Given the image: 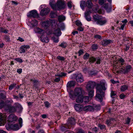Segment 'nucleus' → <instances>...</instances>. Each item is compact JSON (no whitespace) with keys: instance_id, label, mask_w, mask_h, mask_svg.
I'll return each mask as SVG.
<instances>
[{"instance_id":"nucleus-1","label":"nucleus","mask_w":133,"mask_h":133,"mask_svg":"<svg viewBox=\"0 0 133 133\" xmlns=\"http://www.w3.org/2000/svg\"><path fill=\"white\" fill-rule=\"evenodd\" d=\"M106 83L104 81H102L100 84H97L96 87V95L95 97V99L101 102L103 100V97L104 96V93L103 90L106 89Z\"/></svg>"},{"instance_id":"nucleus-2","label":"nucleus","mask_w":133,"mask_h":133,"mask_svg":"<svg viewBox=\"0 0 133 133\" xmlns=\"http://www.w3.org/2000/svg\"><path fill=\"white\" fill-rule=\"evenodd\" d=\"M6 116V113L3 114L0 113V126L4 125L6 121L12 122L16 121L17 119V117L13 114L9 115L7 119Z\"/></svg>"},{"instance_id":"nucleus-3","label":"nucleus","mask_w":133,"mask_h":133,"mask_svg":"<svg viewBox=\"0 0 133 133\" xmlns=\"http://www.w3.org/2000/svg\"><path fill=\"white\" fill-rule=\"evenodd\" d=\"M4 109L7 111L10 112H14L16 111L20 112L22 111L23 108L19 103H16L14 104V106L7 104L5 106Z\"/></svg>"},{"instance_id":"nucleus-4","label":"nucleus","mask_w":133,"mask_h":133,"mask_svg":"<svg viewBox=\"0 0 133 133\" xmlns=\"http://www.w3.org/2000/svg\"><path fill=\"white\" fill-rule=\"evenodd\" d=\"M68 91L70 97L73 100L75 99L76 97L82 96L84 92L83 89L81 88H75L74 91L71 90L69 91L68 90Z\"/></svg>"},{"instance_id":"nucleus-5","label":"nucleus","mask_w":133,"mask_h":133,"mask_svg":"<svg viewBox=\"0 0 133 133\" xmlns=\"http://www.w3.org/2000/svg\"><path fill=\"white\" fill-rule=\"evenodd\" d=\"M75 124V119L73 118H69L67 122V124L62 126L61 128V130L65 132L68 131L67 129H70L73 125Z\"/></svg>"},{"instance_id":"nucleus-6","label":"nucleus","mask_w":133,"mask_h":133,"mask_svg":"<svg viewBox=\"0 0 133 133\" xmlns=\"http://www.w3.org/2000/svg\"><path fill=\"white\" fill-rule=\"evenodd\" d=\"M97 9L96 10V11L91 9H88L85 12V17L86 19L88 21H91V18L90 16V14L91 13H94L95 12H98L99 13L101 14L103 13V12L101 9H99L97 11Z\"/></svg>"},{"instance_id":"nucleus-7","label":"nucleus","mask_w":133,"mask_h":133,"mask_svg":"<svg viewBox=\"0 0 133 133\" xmlns=\"http://www.w3.org/2000/svg\"><path fill=\"white\" fill-rule=\"evenodd\" d=\"M80 6L82 9L84 10L85 6L90 9L93 6V4L91 0H88L86 2L84 1H82L80 2Z\"/></svg>"},{"instance_id":"nucleus-8","label":"nucleus","mask_w":133,"mask_h":133,"mask_svg":"<svg viewBox=\"0 0 133 133\" xmlns=\"http://www.w3.org/2000/svg\"><path fill=\"white\" fill-rule=\"evenodd\" d=\"M65 6L64 1L63 0H58L56 4V9L55 10H59L64 8Z\"/></svg>"},{"instance_id":"nucleus-9","label":"nucleus","mask_w":133,"mask_h":133,"mask_svg":"<svg viewBox=\"0 0 133 133\" xmlns=\"http://www.w3.org/2000/svg\"><path fill=\"white\" fill-rule=\"evenodd\" d=\"M54 34L56 36V37H54L52 39L54 42L55 43H57L59 41L58 36H60L61 34V32L59 29L58 28L55 30L54 32Z\"/></svg>"},{"instance_id":"nucleus-10","label":"nucleus","mask_w":133,"mask_h":133,"mask_svg":"<svg viewBox=\"0 0 133 133\" xmlns=\"http://www.w3.org/2000/svg\"><path fill=\"white\" fill-rule=\"evenodd\" d=\"M132 67L130 65H128L126 66H124L123 67L121 66L119 68V70L124 73L129 72Z\"/></svg>"},{"instance_id":"nucleus-11","label":"nucleus","mask_w":133,"mask_h":133,"mask_svg":"<svg viewBox=\"0 0 133 133\" xmlns=\"http://www.w3.org/2000/svg\"><path fill=\"white\" fill-rule=\"evenodd\" d=\"M95 83L93 81H90L88 82L86 85V88L87 90H90L94 89L95 85Z\"/></svg>"},{"instance_id":"nucleus-12","label":"nucleus","mask_w":133,"mask_h":133,"mask_svg":"<svg viewBox=\"0 0 133 133\" xmlns=\"http://www.w3.org/2000/svg\"><path fill=\"white\" fill-rule=\"evenodd\" d=\"M27 16L28 17H32L33 18H38L39 16V15L37 11L35 10L31 11L28 14Z\"/></svg>"},{"instance_id":"nucleus-13","label":"nucleus","mask_w":133,"mask_h":133,"mask_svg":"<svg viewBox=\"0 0 133 133\" xmlns=\"http://www.w3.org/2000/svg\"><path fill=\"white\" fill-rule=\"evenodd\" d=\"M27 24L29 26L30 28H33L37 26L38 22L37 21L34 19L32 20L31 22H28Z\"/></svg>"},{"instance_id":"nucleus-14","label":"nucleus","mask_w":133,"mask_h":133,"mask_svg":"<svg viewBox=\"0 0 133 133\" xmlns=\"http://www.w3.org/2000/svg\"><path fill=\"white\" fill-rule=\"evenodd\" d=\"M30 48V46L28 45H22L20 48V50H19L20 53H24L25 51H27L28 49H29Z\"/></svg>"},{"instance_id":"nucleus-15","label":"nucleus","mask_w":133,"mask_h":133,"mask_svg":"<svg viewBox=\"0 0 133 133\" xmlns=\"http://www.w3.org/2000/svg\"><path fill=\"white\" fill-rule=\"evenodd\" d=\"M34 31L35 33L40 34H46V32L45 31L38 27H36L34 29Z\"/></svg>"},{"instance_id":"nucleus-16","label":"nucleus","mask_w":133,"mask_h":133,"mask_svg":"<svg viewBox=\"0 0 133 133\" xmlns=\"http://www.w3.org/2000/svg\"><path fill=\"white\" fill-rule=\"evenodd\" d=\"M99 21L98 22L97 24L101 25H104L107 22V20L104 17H103L101 16L100 17Z\"/></svg>"},{"instance_id":"nucleus-17","label":"nucleus","mask_w":133,"mask_h":133,"mask_svg":"<svg viewBox=\"0 0 133 133\" xmlns=\"http://www.w3.org/2000/svg\"><path fill=\"white\" fill-rule=\"evenodd\" d=\"M41 40L43 42H44L45 43H48L49 41V39L47 36V34H43L42 35L41 37Z\"/></svg>"},{"instance_id":"nucleus-18","label":"nucleus","mask_w":133,"mask_h":133,"mask_svg":"<svg viewBox=\"0 0 133 133\" xmlns=\"http://www.w3.org/2000/svg\"><path fill=\"white\" fill-rule=\"evenodd\" d=\"M50 10L48 8H44L41 10L40 14L42 16L47 15L49 12Z\"/></svg>"},{"instance_id":"nucleus-19","label":"nucleus","mask_w":133,"mask_h":133,"mask_svg":"<svg viewBox=\"0 0 133 133\" xmlns=\"http://www.w3.org/2000/svg\"><path fill=\"white\" fill-rule=\"evenodd\" d=\"M116 121L115 119L111 118L109 120H108L106 122V124L108 126H114L115 125H113L114 124V123L116 122Z\"/></svg>"},{"instance_id":"nucleus-20","label":"nucleus","mask_w":133,"mask_h":133,"mask_svg":"<svg viewBox=\"0 0 133 133\" xmlns=\"http://www.w3.org/2000/svg\"><path fill=\"white\" fill-rule=\"evenodd\" d=\"M50 22L49 21H43L42 22V26L44 28H47L50 25Z\"/></svg>"},{"instance_id":"nucleus-21","label":"nucleus","mask_w":133,"mask_h":133,"mask_svg":"<svg viewBox=\"0 0 133 133\" xmlns=\"http://www.w3.org/2000/svg\"><path fill=\"white\" fill-rule=\"evenodd\" d=\"M76 81L78 82L81 83L84 81L83 77L81 74L78 75L76 77Z\"/></svg>"},{"instance_id":"nucleus-22","label":"nucleus","mask_w":133,"mask_h":133,"mask_svg":"<svg viewBox=\"0 0 133 133\" xmlns=\"http://www.w3.org/2000/svg\"><path fill=\"white\" fill-rule=\"evenodd\" d=\"M83 110L86 111H94V108L93 107L90 105H89L83 107Z\"/></svg>"},{"instance_id":"nucleus-23","label":"nucleus","mask_w":133,"mask_h":133,"mask_svg":"<svg viewBox=\"0 0 133 133\" xmlns=\"http://www.w3.org/2000/svg\"><path fill=\"white\" fill-rule=\"evenodd\" d=\"M75 110L78 111H81L83 110V106L79 104H76L74 106Z\"/></svg>"},{"instance_id":"nucleus-24","label":"nucleus","mask_w":133,"mask_h":133,"mask_svg":"<svg viewBox=\"0 0 133 133\" xmlns=\"http://www.w3.org/2000/svg\"><path fill=\"white\" fill-rule=\"evenodd\" d=\"M9 127L15 131L17 130L20 128H19L18 124H11L9 126Z\"/></svg>"},{"instance_id":"nucleus-25","label":"nucleus","mask_w":133,"mask_h":133,"mask_svg":"<svg viewBox=\"0 0 133 133\" xmlns=\"http://www.w3.org/2000/svg\"><path fill=\"white\" fill-rule=\"evenodd\" d=\"M112 42L111 40L104 39L102 41L101 44L103 46H105Z\"/></svg>"},{"instance_id":"nucleus-26","label":"nucleus","mask_w":133,"mask_h":133,"mask_svg":"<svg viewBox=\"0 0 133 133\" xmlns=\"http://www.w3.org/2000/svg\"><path fill=\"white\" fill-rule=\"evenodd\" d=\"M55 0H50L49 4L54 10L56 9V4H55Z\"/></svg>"},{"instance_id":"nucleus-27","label":"nucleus","mask_w":133,"mask_h":133,"mask_svg":"<svg viewBox=\"0 0 133 133\" xmlns=\"http://www.w3.org/2000/svg\"><path fill=\"white\" fill-rule=\"evenodd\" d=\"M103 7L108 12H109L111 11V8L110 5H109L108 4H104Z\"/></svg>"},{"instance_id":"nucleus-28","label":"nucleus","mask_w":133,"mask_h":133,"mask_svg":"<svg viewBox=\"0 0 133 133\" xmlns=\"http://www.w3.org/2000/svg\"><path fill=\"white\" fill-rule=\"evenodd\" d=\"M77 98L76 99V102L78 103H82L83 101V96H81L80 97H77Z\"/></svg>"},{"instance_id":"nucleus-29","label":"nucleus","mask_w":133,"mask_h":133,"mask_svg":"<svg viewBox=\"0 0 133 133\" xmlns=\"http://www.w3.org/2000/svg\"><path fill=\"white\" fill-rule=\"evenodd\" d=\"M75 85V82L74 81H71L68 82L67 84V86L68 87H74Z\"/></svg>"},{"instance_id":"nucleus-30","label":"nucleus","mask_w":133,"mask_h":133,"mask_svg":"<svg viewBox=\"0 0 133 133\" xmlns=\"http://www.w3.org/2000/svg\"><path fill=\"white\" fill-rule=\"evenodd\" d=\"M101 16H99L97 14H96L95 15H94L93 16V18L94 21L96 22V23L97 24L98 22L99 21L100 17Z\"/></svg>"},{"instance_id":"nucleus-31","label":"nucleus","mask_w":133,"mask_h":133,"mask_svg":"<svg viewBox=\"0 0 133 133\" xmlns=\"http://www.w3.org/2000/svg\"><path fill=\"white\" fill-rule=\"evenodd\" d=\"M65 17L63 15H60L58 17V21L59 22L64 21L65 20Z\"/></svg>"},{"instance_id":"nucleus-32","label":"nucleus","mask_w":133,"mask_h":133,"mask_svg":"<svg viewBox=\"0 0 133 133\" xmlns=\"http://www.w3.org/2000/svg\"><path fill=\"white\" fill-rule=\"evenodd\" d=\"M88 92V95L89 97H93L94 96V89L91 90H87Z\"/></svg>"},{"instance_id":"nucleus-33","label":"nucleus","mask_w":133,"mask_h":133,"mask_svg":"<svg viewBox=\"0 0 133 133\" xmlns=\"http://www.w3.org/2000/svg\"><path fill=\"white\" fill-rule=\"evenodd\" d=\"M128 85H124L121 86V91L124 92L128 89Z\"/></svg>"},{"instance_id":"nucleus-34","label":"nucleus","mask_w":133,"mask_h":133,"mask_svg":"<svg viewBox=\"0 0 133 133\" xmlns=\"http://www.w3.org/2000/svg\"><path fill=\"white\" fill-rule=\"evenodd\" d=\"M58 26L62 30H64L65 29V25L63 23H61L58 24Z\"/></svg>"},{"instance_id":"nucleus-35","label":"nucleus","mask_w":133,"mask_h":133,"mask_svg":"<svg viewBox=\"0 0 133 133\" xmlns=\"http://www.w3.org/2000/svg\"><path fill=\"white\" fill-rule=\"evenodd\" d=\"M50 16L52 18H55L57 16V15L56 12L52 11L50 13Z\"/></svg>"},{"instance_id":"nucleus-36","label":"nucleus","mask_w":133,"mask_h":133,"mask_svg":"<svg viewBox=\"0 0 133 133\" xmlns=\"http://www.w3.org/2000/svg\"><path fill=\"white\" fill-rule=\"evenodd\" d=\"M8 30L4 28H0V32L6 34L8 33Z\"/></svg>"},{"instance_id":"nucleus-37","label":"nucleus","mask_w":133,"mask_h":133,"mask_svg":"<svg viewBox=\"0 0 133 133\" xmlns=\"http://www.w3.org/2000/svg\"><path fill=\"white\" fill-rule=\"evenodd\" d=\"M83 99L84 102L86 103L88 102L89 101V97L88 96H83Z\"/></svg>"},{"instance_id":"nucleus-38","label":"nucleus","mask_w":133,"mask_h":133,"mask_svg":"<svg viewBox=\"0 0 133 133\" xmlns=\"http://www.w3.org/2000/svg\"><path fill=\"white\" fill-rule=\"evenodd\" d=\"M96 60V58L93 57H90L89 59V62L91 63H93Z\"/></svg>"},{"instance_id":"nucleus-39","label":"nucleus","mask_w":133,"mask_h":133,"mask_svg":"<svg viewBox=\"0 0 133 133\" xmlns=\"http://www.w3.org/2000/svg\"><path fill=\"white\" fill-rule=\"evenodd\" d=\"M94 108V111L95 110L97 111L100 110L101 108L100 106L99 105H96Z\"/></svg>"},{"instance_id":"nucleus-40","label":"nucleus","mask_w":133,"mask_h":133,"mask_svg":"<svg viewBox=\"0 0 133 133\" xmlns=\"http://www.w3.org/2000/svg\"><path fill=\"white\" fill-rule=\"evenodd\" d=\"M67 46V44L64 42H63L59 45V46L63 48H65Z\"/></svg>"},{"instance_id":"nucleus-41","label":"nucleus","mask_w":133,"mask_h":133,"mask_svg":"<svg viewBox=\"0 0 133 133\" xmlns=\"http://www.w3.org/2000/svg\"><path fill=\"white\" fill-rule=\"evenodd\" d=\"M7 105V104H5L3 101H1L0 102V108H1L3 107H4V108L5 106Z\"/></svg>"},{"instance_id":"nucleus-42","label":"nucleus","mask_w":133,"mask_h":133,"mask_svg":"<svg viewBox=\"0 0 133 133\" xmlns=\"http://www.w3.org/2000/svg\"><path fill=\"white\" fill-rule=\"evenodd\" d=\"M124 61L123 59L122 58H119L118 61V62H119V63L120 64H121L122 65H123L124 63Z\"/></svg>"},{"instance_id":"nucleus-43","label":"nucleus","mask_w":133,"mask_h":133,"mask_svg":"<svg viewBox=\"0 0 133 133\" xmlns=\"http://www.w3.org/2000/svg\"><path fill=\"white\" fill-rule=\"evenodd\" d=\"M89 54L87 53H86L83 56V58L85 60L87 59L89 56Z\"/></svg>"},{"instance_id":"nucleus-44","label":"nucleus","mask_w":133,"mask_h":133,"mask_svg":"<svg viewBox=\"0 0 133 133\" xmlns=\"http://www.w3.org/2000/svg\"><path fill=\"white\" fill-rule=\"evenodd\" d=\"M32 81L33 82L34 86L35 87V88H36V85L38 84V81L35 80H32Z\"/></svg>"},{"instance_id":"nucleus-45","label":"nucleus","mask_w":133,"mask_h":133,"mask_svg":"<svg viewBox=\"0 0 133 133\" xmlns=\"http://www.w3.org/2000/svg\"><path fill=\"white\" fill-rule=\"evenodd\" d=\"M98 48V46L96 44H93L92 46V49L93 50H95L97 49Z\"/></svg>"},{"instance_id":"nucleus-46","label":"nucleus","mask_w":133,"mask_h":133,"mask_svg":"<svg viewBox=\"0 0 133 133\" xmlns=\"http://www.w3.org/2000/svg\"><path fill=\"white\" fill-rule=\"evenodd\" d=\"M14 60L20 63H21L23 62L22 59L19 58H16Z\"/></svg>"},{"instance_id":"nucleus-47","label":"nucleus","mask_w":133,"mask_h":133,"mask_svg":"<svg viewBox=\"0 0 133 133\" xmlns=\"http://www.w3.org/2000/svg\"><path fill=\"white\" fill-rule=\"evenodd\" d=\"M76 24L78 26H81L82 25L81 22L79 20H77L76 22Z\"/></svg>"},{"instance_id":"nucleus-48","label":"nucleus","mask_w":133,"mask_h":133,"mask_svg":"<svg viewBox=\"0 0 133 133\" xmlns=\"http://www.w3.org/2000/svg\"><path fill=\"white\" fill-rule=\"evenodd\" d=\"M116 94L115 92L114 91H112L111 93V97L112 98L114 97V96L116 95Z\"/></svg>"},{"instance_id":"nucleus-49","label":"nucleus","mask_w":133,"mask_h":133,"mask_svg":"<svg viewBox=\"0 0 133 133\" xmlns=\"http://www.w3.org/2000/svg\"><path fill=\"white\" fill-rule=\"evenodd\" d=\"M16 84H13L10 85L9 87V90H11L14 87L16 86Z\"/></svg>"},{"instance_id":"nucleus-50","label":"nucleus","mask_w":133,"mask_h":133,"mask_svg":"<svg viewBox=\"0 0 133 133\" xmlns=\"http://www.w3.org/2000/svg\"><path fill=\"white\" fill-rule=\"evenodd\" d=\"M51 22L53 25H55L57 24V21L56 20L54 19L51 21Z\"/></svg>"},{"instance_id":"nucleus-51","label":"nucleus","mask_w":133,"mask_h":133,"mask_svg":"<svg viewBox=\"0 0 133 133\" xmlns=\"http://www.w3.org/2000/svg\"><path fill=\"white\" fill-rule=\"evenodd\" d=\"M98 127L100 128L101 129H103L105 128V126L104 125H102L101 124H99L98 125Z\"/></svg>"},{"instance_id":"nucleus-52","label":"nucleus","mask_w":133,"mask_h":133,"mask_svg":"<svg viewBox=\"0 0 133 133\" xmlns=\"http://www.w3.org/2000/svg\"><path fill=\"white\" fill-rule=\"evenodd\" d=\"M130 121V119L129 118H127V119H125V124H129V122Z\"/></svg>"},{"instance_id":"nucleus-53","label":"nucleus","mask_w":133,"mask_h":133,"mask_svg":"<svg viewBox=\"0 0 133 133\" xmlns=\"http://www.w3.org/2000/svg\"><path fill=\"white\" fill-rule=\"evenodd\" d=\"M57 58L58 59L61 61H63L64 59V58L63 57L59 56H58Z\"/></svg>"},{"instance_id":"nucleus-54","label":"nucleus","mask_w":133,"mask_h":133,"mask_svg":"<svg viewBox=\"0 0 133 133\" xmlns=\"http://www.w3.org/2000/svg\"><path fill=\"white\" fill-rule=\"evenodd\" d=\"M44 104L45 106L47 108L49 107L50 106V104L48 102H44Z\"/></svg>"},{"instance_id":"nucleus-55","label":"nucleus","mask_w":133,"mask_h":133,"mask_svg":"<svg viewBox=\"0 0 133 133\" xmlns=\"http://www.w3.org/2000/svg\"><path fill=\"white\" fill-rule=\"evenodd\" d=\"M94 37L96 38H98L100 39L101 38V36L99 35H95L94 36Z\"/></svg>"},{"instance_id":"nucleus-56","label":"nucleus","mask_w":133,"mask_h":133,"mask_svg":"<svg viewBox=\"0 0 133 133\" xmlns=\"http://www.w3.org/2000/svg\"><path fill=\"white\" fill-rule=\"evenodd\" d=\"M5 41L6 42L9 41H10V38L8 36H6L5 37Z\"/></svg>"},{"instance_id":"nucleus-57","label":"nucleus","mask_w":133,"mask_h":133,"mask_svg":"<svg viewBox=\"0 0 133 133\" xmlns=\"http://www.w3.org/2000/svg\"><path fill=\"white\" fill-rule=\"evenodd\" d=\"M19 123L20 125V128H21L22 127V125H21V124L22 123V119L20 118L19 119Z\"/></svg>"},{"instance_id":"nucleus-58","label":"nucleus","mask_w":133,"mask_h":133,"mask_svg":"<svg viewBox=\"0 0 133 133\" xmlns=\"http://www.w3.org/2000/svg\"><path fill=\"white\" fill-rule=\"evenodd\" d=\"M99 3L100 5H102L104 2V0H99Z\"/></svg>"},{"instance_id":"nucleus-59","label":"nucleus","mask_w":133,"mask_h":133,"mask_svg":"<svg viewBox=\"0 0 133 133\" xmlns=\"http://www.w3.org/2000/svg\"><path fill=\"white\" fill-rule=\"evenodd\" d=\"M96 60H97L96 61V64H100V61L101 60L100 58H96Z\"/></svg>"},{"instance_id":"nucleus-60","label":"nucleus","mask_w":133,"mask_h":133,"mask_svg":"<svg viewBox=\"0 0 133 133\" xmlns=\"http://www.w3.org/2000/svg\"><path fill=\"white\" fill-rule=\"evenodd\" d=\"M98 130V128L96 127H95L94 128H93L92 130V131H93L95 133H96L97 132Z\"/></svg>"},{"instance_id":"nucleus-61","label":"nucleus","mask_w":133,"mask_h":133,"mask_svg":"<svg viewBox=\"0 0 133 133\" xmlns=\"http://www.w3.org/2000/svg\"><path fill=\"white\" fill-rule=\"evenodd\" d=\"M81 26H79L78 28V30L79 31H83L84 30V28Z\"/></svg>"},{"instance_id":"nucleus-62","label":"nucleus","mask_w":133,"mask_h":133,"mask_svg":"<svg viewBox=\"0 0 133 133\" xmlns=\"http://www.w3.org/2000/svg\"><path fill=\"white\" fill-rule=\"evenodd\" d=\"M78 53L79 54V56H80L83 53V52L82 50H80L78 51Z\"/></svg>"},{"instance_id":"nucleus-63","label":"nucleus","mask_w":133,"mask_h":133,"mask_svg":"<svg viewBox=\"0 0 133 133\" xmlns=\"http://www.w3.org/2000/svg\"><path fill=\"white\" fill-rule=\"evenodd\" d=\"M68 5L69 8H71L72 7L71 2H69L68 3Z\"/></svg>"},{"instance_id":"nucleus-64","label":"nucleus","mask_w":133,"mask_h":133,"mask_svg":"<svg viewBox=\"0 0 133 133\" xmlns=\"http://www.w3.org/2000/svg\"><path fill=\"white\" fill-rule=\"evenodd\" d=\"M77 133H85L83 130L81 129L79 130Z\"/></svg>"}]
</instances>
